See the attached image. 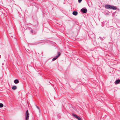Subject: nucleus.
<instances>
[{"instance_id":"1","label":"nucleus","mask_w":120,"mask_h":120,"mask_svg":"<svg viewBox=\"0 0 120 120\" xmlns=\"http://www.w3.org/2000/svg\"><path fill=\"white\" fill-rule=\"evenodd\" d=\"M105 7L107 9L116 10L117 8H116L115 7L108 4L105 5Z\"/></svg>"},{"instance_id":"2","label":"nucleus","mask_w":120,"mask_h":120,"mask_svg":"<svg viewBox=\"0 0 120 120\" xmlns=\"http://www.w3.org/2000/svg\"><path fill=\"white\" fill-rule=\"evenodd\" d=\"M26 116H25V119L26 120H28L29 118V113L28 112V111L27 110L26 112Z\"/></svg>"},{"instance_id":"3","label":"nucleus","mask_w":120,"mask_h":120,"mask_svg":"<svg viewBox=\"0 0 120 120\" xmlns=\"http://www.w3.org/2000/svg\"><path fill=\"white\" fill-rule=\"evenodd\" d=\"M72 115L74 117L76 118L78 120H81V118L77 115L73 113L72 114Z\"/></svg>"},{"instance_id":"4","label":"nucleus","mask_w":120,"mask_h":120,"mask_svg":"<svg viewBox=\"0 0 120 120\" xmlns=\"http://www.w3.org/2000/svg\"><path fill=\"white\" fill-rule=\"evenodd\" d=\"M81 11L84 13H85L87 11V10L86 9L82 8L81 9Z\"/></svg>"},{"instance_id":"5","label":"nucleus","mask_w":120,"mask_h":120,"mask_svg":"<svg viewBox=\"0 0 120 120\" xmlns=\"http://www.w3.org/2000/svg\"><path fill=\"white\" fill-rule=\"evenodd\" d=\"M120 82V80L118 79L116 80L115 82V84H117Z\"/></svg>"},{"instance_id":"6","label":"nucleus","mask_w":120,"mask_h":120,"mask_svg":"<svg viewBox=\"0 0 120 120\" xmlns=\"http://www.w3.org/2000/svg\"><path fill=\"white\" fill-rule=\"evenodd\" d=\"M72 14L74 15H76L78 14V12L76 11H74L73 12Z\"/></svg>"},{"instance_id":"7","label":"nucleus","mask_w":120,"mask_h":120,"mask_svg":"<svg viewBox=\"0 0 120 120\" xmlns=\"http://www.w3.org/2000/svg\"><path fill=\"white\" fill-rule=\"evenodd\" d=\"M17 86H13L12 87V89L13 90H15L17 89Z\"/></svg>"},{"instance_id":"8","label":"nucleus","mask_w":120,"mask_h":120,"mask_svg":"<svg viewBox=\"0 0 120 120\" xmlns=\"http://www.w3.org/2000/svg\"><path fill=\"white\" fill-rule=\"evenodd\" d=\"M14 83L15 84H17L19 83V81L17 79H16L14 81Z\"/></svg>"},{"instance_id":"9","label":"nucleus","mask_w":120,"mask_h":120,"mask_svg":"<svg viewBox=\"0 0 120 120\" xmlns=\"http://www.w3.org/2000/svg\"><path fill=\"white\" fill-rule=\"evenodd\" d=\"M58 58L56 56V57L52 59V61H54L56 60V59Z\"/></svg>"},{"instance_id":"10","label":"nucleus","mask_w":120,"mask_h":120,"mask_svg":"<svg viewBox=\"0 0 120 120\" xmlns=\"http://www.w3.org/2000/svg\"><path fill=\"white\" fill-rule=\"evenodd\" d=\"M4 105L2 103H0V108H2L3 107Z\"/></svg>"},{"instance_id":"11","label":"nucleus","mask_w":120,"mask_h":120,"mask_svg":"<svg viewBox=\"0 0 120 120\" xmlns=\"http://www.w3.org/2000/svg\"><path fill=\"white\" fill-rule=\"evenodd\" d=\"M60 55V52H58V56H56L58 57H59Z\"/></svg>"},{"instance_id":"12","label":"nucleus","mask_w":120,"mask_h":120,"mask_svg":"<svg viewBox=\"0 0 120 120\" xmlns=\"http://www.w3.org/2000/svg\"><path fill=\"white\" fill-rule=\"evenodd\" d=\"M36 108L39 110V111H40V108L38 106L36 105Z\"/></svg>"},{"instance_id":"13","label":"nucleus","mask_w":120,"mask_h":120,"mask_svg":"<svg viewBox=\"0 0 120 120\" xmlns=\"http://www.w3.org/2000/svg\"><path fill=\"white\" fill-rule=\"evenodd\" d=\"M82 0H78V2L79 3H80Z\"/></svg>"}]
</instances>
